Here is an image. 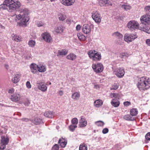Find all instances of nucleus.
Returning a JSON list of instances; mask_svg holds the SVG:
<instances>
[{
    "mask_svg": "<svg viewBox=\"0 0 150 150\" xmlns=\"http://www.w3.org/2000/svg\"><path fill=\"white\" fill-rule=\"evenodd\" d=\"M79 150H87V146L84 144H81L80 145Z\"/></svg>",
    "mask_w": 150,
    "mask_h": 150,
    "instance_id": "obj_36",
    "label": "nucleus"
},
{
    "mask_svg": "<svg viewBox=\"0 0 150 150\" xmlns=\"http://www.w3.org/2000/svg\"><path fill=\"white\" fill-rule=\"evenodd\" d=\"M46 71V66L42 64L38 65V71L40 72H44Z\"/></svg>",
    "mask_w": 150,
    "mask_h": 150,
    "instance_id": "obj_21",
    "label": "nucleus"
},
{
    "mask_svg": "<svg viewBox=\"0 0 150 150\" xmlns=\"http://www.w3.org/2000/svg\"><path fill=\"white\" fill-rule=\"evenodd\" d=\"M21 76V74H16L15 75L14 77L11 79L12 81L14 83H17L19 81Z\"/></svg>",
    "mask_w": 150,
    "mask_h": 150,
    "instance_id": "obj_20",
    "label": "nucleus"
},
{
    "mask_svg": "<svg viewBox=\"0 0 150 150\" xmlns=\"http://www.w3.org/2000/svg\"><path fill=\"white\" fill-rule=\"evenodd\" d=\"M131 103L129 101H126L124 103V105L126 107H127L131 105Z\"/></svg>",
    "mask_w": 150,
    "mask_h": 150,
    "instance_id": "obj_53",
    "label": "nucleus"
},
{
    "mask_svg": "<svg viewBox=\"0 0 150 150\" xmlns=\"http://www.w3.org/2000/svg\"><path fill=\"white\" fill-rule=\"evenodd\" d=\"M144 10L145 11L150 13V6H146L144 8Z\"/></svg>",
    "mask_w": 150,
    "mask_h": 150,
    "instance_id": "obj_48",
    "label": "nucleus"
},
{
    "mask_svg": "<svg viewBox=\"0 0 150 150\" xmlns=\"http://www.w3.org/2000/svg\"><path fill=\"white\" fill-rule=\"evenodd\" d=\"M15 91V89L13 88H11L8 91V93L10 94H13Z\"/></svg>",
    "mask_w": 150,
    "mask_h": 150,
    "instance_id": "obj_50",
    "label": "nucleus"
},
{
    "mask_svg": "<svg viewBox=\"0 0 150 150\" xmlns=\"http://www.w3.org/2000/svg\"><path fill=\"white\" fill-rule=\"evenodd\" d=\"M95 124L98 127L103 126L104 125V122L102 121H98L96 122Z\"/></svg>",
    "mask_w": 150,
    "mask_h": 150,
    "instance_id": "obj_39",
    "label": "nucleus"
},
{
    "mask_svg": "<svg viewBox=\"0 0 150 150\" xmlns=\"http://www.w3.org/2000/svg\"><path fill=\"white\" fill-rule=\"evenodd\" d=\"M59 147L57 144H55L52 147V150H59Z\"/></svg>",
    "mask_w": 150,
    "mask_h": 150,
    "instance_id": "obj_46",
    "label": "nucleus"
},
{
    "mask_svg": "<svg viewBox=\"0 0 150 150\" xmlns=\"http://www.w3.org/2000/svg\"><path fill=\"white\" fill-rule=\"evenodd\" d=\"M40 119L38 118H35L34 121L33 123L35 125H38L40 124Z\"/></svg>",
    "mask_w": 150,
    "mask_h": 150,
    "instance_id": "obj_45",
    "label": "nucleus"
},
{
    "mask_svg": "<svg viewBox=\"0 0 150 150\" xmlns=\"http://www.w3.org/2000/svg\"><path fill=\"white\" fill-rule=\"evenodd\" d=\"M143 31L148 33L150 34V28L147 27L146 28H144Z\"/></svg>",
    "mask_w": 150,
    "mask_h": 150,
    "instance_id": "obj_49",
    "label": "nucleus"
},
{
    "mask_svg": "<svg viewBox=\"0 0 150 150\" xmlns=\"http://www.w3.org/2000/svg\"><path fill=\"white\" fill-rule=\"evenodd\" d=\"M114 72L117 77L120 78L123 77L125 74L124 69L121 68L116 69Z\"/></svg>",
    "mask_w": 150,
    "mask_h": 150,
    "instance_id": "obj_12",
    "label": "nucleus"
},
{
    "mask_svg": "<svg viewBox=\"0 0 150 150\" xmlns=\"http://www.w3.org/2000/svg\"><path fill=\"white\" fill-rule=\"evenodd\" d=\"M1 142L2 144H4L6 145L9 142V139L7 137H5L4 136L1 137Z\"/></svg>",
    "mask_w": 150,
    "mask_h": 150,
    "instance_id": "obj_26",
    "label": "nucleus"
},
{
    "mask_svg": "<svg viewBox=\"0 0 150 150\" xmlns=\"http://www.w3.org/2000/svg\"><path fill=\"white\" fill-rule=\"evenodd\" d=\"M12 38L13 39L17 42H20L22 40V38L21 37L18 36L16 35H13Z\"/></svg>",
    "mask_w": 150,
    "mask_h": 150,
    "instance_id": "obj_30",
    "label": "nucleus"
},
{
    "mask_svg": "<svg viewBox=\"0 0 150 150\" xmlns=\"http://www.w3.org/2000/svg\"><path fill=\"white\" fill-rule=\"evenodd\" d=\"M124 119L125 120H132V121L134 120V119L131 117L130 115H125L123 117Z\"/></svg>",
    "mask_w": 150,
    "mask_h": 150,
    "instance_id": "obj_37",
    "label": "nucleus"
},
{
    "mask_svg": "<svg viewBox=\"0 0 150 150\" xmlns=\"http://www.w3.org/2000/svg\"><path fill=\"white\" fill-rule=\"evenodd\" d=\"M68 50L64 49L58 51V54L59 55H65L68 53Z\"/></svg>",
    "mask_w": 150,
    "mask_h": 150,
    "instance_id": "obj_31",
    "label": "nucleus"
},
{
    "mask_svg": "<svg viewBox=\"0 0 150 150\" xmlns=\"http://www.w3.org/2000/svg\"><path fill=\"white\" fill-rule=\"evenodd\" d=\"M99 5L102 7L112 6V4L109 0H99L98 1Z\"/></svg>",
    "mask_w": 150,
    "mask_h": 150,
    "instance_id": "obj_11",
    "label": "nucleus"
},
{
    "mask_svg": "<svg viewBox=\"0 0 150 150\" xmlns=\"http://www.w3.org/2000/svg\"><path fill=\"white\" fill-rule=\"evenodd\" d=\"M58 17L60 21H64L67 18L66 16L63 13H59L58 15Z\"/></svg>",
    "mask_w": 150,
    "mask_h": 150,
    "instance_id": "obj_29",
    "label": "nucleus"
},
{
    "mask_svg": "<svg viewBox=\"0 0 150 150\" xmlns=\"http://www.w3.org/2000/svg\"><path fill=\"white\" fill-rule=\"evenodd\" d=\"M4 5L5 6L8 11L13 12L20 7L21 4L17 0H5L3 2Z\"/></svg>",
    "mask_w": 150,
    "mask_h": 150,
    "instance_id": "obj_2",
    "label": "nucleus"
},
{
    "mask_svg": "<svg viewBox=\"0 0 150 150\" xmlns=\"http://www.w3.org/2000/svg\"><path fill=\"white\" fill-rule=\"evenodd\" d=\"M87 54L89 58L93 61L97 62L101 59L100 53L97 52L95 50H90L88 52Z\"/></svg>",
    "mask_w": 150,
    "mask_h": 150,
    "instance_id": "obj_4",
    "label": "nucleus"
},
{
    "mask_svg": "<svg viewBox=\"0 0 150 150\" xmlns=\"http://www.w3.org/2000/svg\"><path fill=\"white\" fill-rule=\"evenodd\" d=\"M24 104L25 106H28L30 104V102L29 100H27L25 102Z\"/></svg>",
    "mask_w": 150,
    "mask_h": 150,
    "instance_id": "obj_59",
    "label": "nucleus"
},
{
    "mask_svg": "<svg viewBox=\"0 0 150 150\" xmlns=\"http://www.w3.org/2000/svg\"><path fill=\"white\" fill-rule=\"evenodd\" d=\"M57 0H50V1L51 2H54L55 1H56Z\"/></svg>",
    "mask_w": 150,
    "mask_h": 150,
    "instance_id": "obj_63",
    "label": "nucleus"
},
{
    "mask_svg": "<svg viewBox=\"0 0 150 150\" xmlns=\"http://www.w3.org/2000/svg\"><path fill=\"white\" fill-rule=\"evenodd\" d=\"M30 70L32 73L34 74L38 71V65L35 64H32L30 66Z\"/></svg>",
    "mask_w": 150,
    "mask_h": 150,
    "instance_id": "obj_18",
    "label": "nucleus"
},
{
    "mask_svg": "<svg viewBox=\"0 0 150 150\" xmlns=\"http://www.w3.org/2000/svg\"><path fill=\"white\" fill-rule=\"evenodd\" d=\"M113 35L114 37H116L118 39H122L123 37V35L118 32H115L113 34Z\"/></svg>",
    "mask_w": 150,
    "mask_h": 150,
    "instance_id": "obj_32",
    "label": "nucleus"
},
{
    "mask_svg": "<svg viewBox=\"0 0 150 150\" xmlns=\"http://www.w3.org/2000/svg\"><path fill=\"white\" fill-rule=\"evenodd\" d=\"M145 138L147 140H150V132L147 134L145 136Z\"/></svg>",
    "mask_w": 150,
    "mask_h": 150,
    "instance_id": "obj_52",
    "label": "nucleus"
},
{
    "mask_svg": "<svg viewBox=\"0 0 150 150\" xmlns=\"http://www.w3.org/2000/svg\"><path fill=\"white\" fill-rule=\"evenodd\" d=\"M129 56V54L126 52H123L120 54V57L122 58H124L125 57H128Z\"/></svg>",
    "mask_w": 150,
    "mask_h": 150,
    "instance_id": "obj_40",
    "label": "nucleus"
},
{
    "mask_svg": "<svg viewBox=\"0 0 150 150\" xmlns=\"http://www.w3.org/2000/svg\"><path fill=\"white\" fill-rule=\"evenodd\" d=\"M80 96V93L79 92H76L72 93L71 96L72 98L74 100H78Z\"/></svg>",
    "mask_w": 150,
    "mask_h": 150,
    "instance_id": "obj_22",
    "label": "nucleus"
},
{
    "mask_svg": "<svg viewBox=\"0 0 150 150\" xmlns=\"http://www.w3.org/2000/svg\"><path fill=\"white\" fill-rule=\"evenodd\" d=\"M92 67L93 71L96 73L102 72L104 69L103 65L100 62L93 64Z\"/></svg>",
    "mask_w": 150,
    "mask_h": 150,
    "instance_id": "obj_5",
    "label": "nucleus"
},
{
    "mask_svg": "<svg viewBox=\"0 0 150 150\" xmlns=\"http://www.w3.org/2000/svg\"><path fill=\"white\" fill-rule=\"evenodd\" d=\"M26 86L28 88H31V86L29 81H27L26 82Z\"/></svg>",
    "mask_w": 150,
    "mask_h": 150,
    "instance_id": "obj_54",
    "label": "nucleus"
},
{
    "mask_svg": "<svg viewBox=\"0 0 150 150\" xmlns=\"http://www.w3.org/2000/svg\"><path fill=\"white\" fill-rule=\"evenodd\" d=\"M130 113L132 116H135L138 114V110L136 108H132L130 110Z\"/></svg>",
    "mask_w": 150,
    "mask_h": 150,
    "instance_id": "obj_27",
    "label": "nucleus"
},
{
    "mask_svg": "<svg viewBox=\"0 0 150 150\" xmlns=\"http://www.w3.org/2000/svg\"><path fill=\"white\" fill-rule=\"evenodd\" d=\"M139 26L138 22L135 20L130 21L127 24L128 28L132 31L138 29Z\"/></svg>",
    "mask_w": 150,
    "mask_h": 150,
    "instance_id": "obj_6",
    "label": "nucleus"
},
{
    "mask_svg": "<svg viewBox=\"0 0 150 150\" xmlns=\"http://www.w3.org/2000/svg\"><path fill=\"white\" fill-rule=\"evenodd\" d=\"M67 143V140L62 137L59 139L58 142V143L59 144L60 146L62 148H64L66 146Z\"/></svg>",
    "mask_w": 150,
    "mask_h": 150,
    "instance_id": "obj_19",
    "label": "nucleus"
},
{
    "mask_svg": "<svg viewBox=\"0 0 150 150\" xmlns=\"http://www.w3.org/2000/svg\"><path fill=\"white\" fill-rule=\"evenodd\" d=\"M6 144H2V143L1 142L0 143V149L3 150L6 148Z\"/></svg>",
    "mask_w": 150,
    "mask_h": 150,
    "instance_id": "obj_47",
    "label": "nucleus"
},
{
    "mask_svg": "<svg viewBox=\"0 0 150 150\" xmlns=\"http://www.w3.org/2000/svg\"><path fill=\"white\" fill-rule=\"evenodd\" d=\"M59 1L62 4L67 6L72 5L75 2V0H59Z\"/></svg>",
    "mask_w": 150,
    "mask_h": 150,
    "instance_id": "obj_14",
    "label": "nucleus"
},
{
    "mask_svg": "<svg viewBox=\"0 0 150 150\" xmlns=\"http://www.w3.org/2000/svg\"><path fill=\"white\" fill-rule=\"evenodd\" d=\"M92 18L96 23H100L101 21L100 15L98 12L95 11L92 13Z\"/></svg>",
    "mask_w": 150,
    "mask_h": 150,
    "instance_id": "obj_9",
    "label": "nucleus"
},
{
    "mask_svg": "<svg viewBox=\"0 0 150 150\" xmlns=\"http://www.w3.org/2000/svg\"><path fill=\"white\" fill-rule=\"evenodd\" d=\"M36 85L39 90L43 92H45L47 91V86L44 82L41 81H38L36 83Z\"/></svg>",
    "mask_w": 150,
    "mask_h": 150,
    "instance_id": "obj_10",
    "label": "nucleus"
},
{
    "mask_svg": "<svg viewBox=\"0 0 150 150\" xmlns=\"http://www.w3.org/2000/svg\"><path fill=\"white\" fill-rule=\"evenodd\" d=\"M122 8L125 11L130 10L132 8V6L128 4H123L121 6Z\"/></svg>",
    "mask_w": 150,
    "mask_h": 150,
    "instance_id": "obj_34",
    "label": "nucleus"
},
{
    "mask_svg": "<svg viewBox=\"0 0 150 150\" xmlns=\"http://www.w3.org/2000/svg\"><path fill=\"white\" fill-rule=\"evenodd\" d=\"M82 30L83 32L87 34L90 33L91 31V29L90 26L87 24H85L83 25Z\"/></svg>",
    "mask_w": 150,
    "mask_h": 150,
    "instance_id": "obj_17",
    "label": "nucleus"
},
{
    "mask_svg": "<svg viewBox=\"0 0 150 150\" xmlns=\"http://www.w3.org/2000/svg\"><path fill=\"white\" fill-rule=\"evenodd\" d=\"M66 22L68 24L70 25L71 23V21L70 19L68 18L66 20Z\"/></svg>",
    "mask_w": 150,
    "mask_h": 150,
    "instance_id": "obj_57",
    "label": "nucleus"
},
{
    "mask_svg": "<svg viewBox=\"0 0 150 150\" xmlns=\"http://www.w3.org/2000/svg\"><path fill=\"white\" fill-rule=\"evenodd\" d=\"M0 133H3V132L2 130H0Z\"/></svg>",
    "mask_w": 150,
    "mask_h": 150,
    "instance_id": "obj_64",
    "label": "nucleus"
},
{
    "mask_svg": "<svg viewBox=\"0 0 150 150\" xmlns=\"http://www.w3.org/2000/svg\"><path fill=\"white\" fill-rule=\"evenodd\" d=\"M109 132V129L107 128H105L102 130V133L103 134H106Z\"/></svg>",
    "mask_w": 150,
    "mask_h": 150,
    "instance_id": "obj_51",
    "label": "nucleus"
},
{
    "mask_svg": "<svg viewBox=\"0 0 150 150\" xmlns=\"http://www.w3.org/2000/svg\"><path fill=\"white\" fill-rule=\"evenodd\" d=\"M21 98V96L19 94L15 93L11 96L10 99L13 102H17L20 100Z\"/></svg>",
    "mask_w": 150,
    "mask_h": 150,
    "instance_id": "obj_13",
    "label": "nucleus"
},
{
    "mask_svg": "<svg viewBox=\"0 0 150 150\" xmlns=\"http://www.w3.org/2000/svg\"><path fill=\"white\" fill-rule=\"evenodd\" d=\"M5 67L7 69H8V65L7 64H5Z\"/></svg>",
    "mask_w": 150,
    "mask_h": 150,
    "instance_id": "obj_62",
    "label": "nucleus"
},
{
    "mask_svg": "<svg viewBox=\"0 0 150 150\" xmlns=\"http://www.w3.org/2000/svg\"><path fill=\"white\" fill-rule=\"evenodd\" d=\"M44 115L46 117L52 118L54 116V113L52 112L46 111L44 113Z\"/></svg>",
    "mask_w": 150,
    "mask_h": 150,
    "instance_id": "obj_28",
    "label": "nucleus"
},
{
    "mask_svg": "<svg viewBox=\"0 0 150 150\" xmlns=\"http://www.w3.org/2000/svg\"><path fill=\"white\" fill-rule=\"evenodd\" d=\"M103 103L102 100L100 99H98L94 102V105L96 107H99L101 106Z\"/></svg>",
    "mask_w": 150,
    "mask_h": 150,
    "instance_id": "obj_24",
    "label": "nucleus"
},
{
    "mask_svg": "<svg viewBox=\"0 0 150 150\" xmlns=\"http://www.w3.org/2000/svg\"><path fill=\"white\" fill-rule=\"evenodd\" d=\"M146 43L148 46H150V39H146Z\"/></svg>",
    "mask_w": 150,
    "mask_h": 150,
    "instance_id": "obj_55",
    "label": "nucleus"
},
{
    "mask_svg": "<svg viewBox=\"0 0 150 150\" xmlns=\"http://www.w3.org/2000/svg\"><path fill=\"white\" fill-rule=\"evenodd\" d=\"M77 36L79 39L81 41H84L86 39V37L83 35L79 34Z\"/></svg>",
    "mask_w": 150,
    "mask_h": 150,
    "instance_id": "obj_38",
    "label": "nucleus"
},
{
    "mask_svg": "<svg viewBox=\"0 0 150 150\" xmlns=\"http://www.w3.org/2000/svg\"><path fill=\"white\" fill-rule=\"evenodd\" d=\"M137 37V35L135 34L126 33L125 35L124 39L125 41L128 43L132 41Z\"/></svg>",
    "mask_w": 150,
    "mask_h": 150,
    "instance_id": "obj_7",
    "label": "nucleus"
},
{
    "mask_svg": "<svg viewBox=\"0 0 150 150\" xmlns=\"http://www.w3.org/2000/svg\"><path fill=\"white\" fill-rule=\"evenodd\" d=\"M58 93L59 95L60 96H62L63 94V92L62 90L59 91L58 92Z\"/></svg>",
    "mask_w": 150,
    "mask_h": 150,
    "instance_id": "obj_60",
    "label": "nucleus"
},
{
    "mask_svg": "<svg viewBox=\"0 0 150 150\" xmlns=\"http://www.w3.org/2000/svg\"><path fill=\"white\" fill-rule=\"evenodd\" d=\"M17 19L16 21L20 26H26L27 23L30 19L28 16V11L27 10H23V11L21 12V14L16 16Z\"/></svg>",
    "mask_w": 150,
    "mask_h": 150,
    "instance_id": "obj_3",
    "label": "nucleus"
},
{
    "mask_svg": "<svg viewBox=\"0 0 150 150\" xmlns=\"http://www.w3.org/2000/svg\"><path fill=\"white\" fill-rule=\"evenodd\" d=\"M116 99H112L111 101V104L112 105L115 107H118L120 104V102L119 101H116Z\"/></svg>",
    "mask_w": 150,
    "mask_h": 150,
    "instance_id": "obj_25",
    "label": "nucleus"
},
{
    "mask_svg": "<svg viewBox=\"0 0 150 150\" xmlns=\"http://www.w3.org/2000/svg\"><path fill=\"white\" fill-rule=\"evenodd\" d=\"M76 58V56L75 54L71 53L67 55L66 58L70 60L73 61L75 60Z\"/></svg>",
    "mask_w": 150,
    "mask_h": 150,
    "instance_id": "obj_23",
    "label": "nucleus"
},
{
    "mask_svg": "<svg viewBox=\"0 0 150 150\" xmlns=\"http://www.w3.org/2000/svg\"><path fill=\"white\" fill-rule=\"evenodd\" d=\"M83 117V116H81V119L79 120V126L80 127H84L87 125V121L86 119Z\"/></svg>",
    "mask_w": 150,
    "mask_h": 150,
    "instance_id": "obj_16",
    "label": "nucleus"
},
{
    "mask_svg": "<svg viewBox=\"0 0 150 150\" xmlns=\"http://www.w3.org/2000/svg\"><path fill=\"white\" fill-rule=\"evenodd\" d=\"M77 127V125H75L71 124L69 126V129L70 131L73 132L75 130V129Z\"/></svg>",
    "mask_w": 150,
    "mask_h": 150,
    "instance_id": "obj_42",
    "label": "nucleus"
},
{
    "mask_svg": "<svg viewBox=\"0 0 150 150\" xmlns=\"http://www.w3.org/2000/svg\"><path fill=\"white\" fill-rule=\"evenodd\" d=\"M140 20L142 24L150 25V15L147 13L144 15L140 18Z\"/></svg>",
    "mask_w": 150,
    "mask_h": 150,
    "instance_id": "obj_8",
    "label": "nucleus"
},
{
    "mask_svg": "<svg viewBox=\"0 0 150 150\" xmlns=\"http://www.w3.org/2000/svg\"><path fill=\"white\" fill-rule=\"evenodd\" d=\"M21 120L23 121H24L25 122H28L29 121V119L27 118H23L21 119Z\"/></svg>",
    "mask_w": 150,
    "mask_h": 150,
    "instance_id": "obj_61",
    "label": "nucleus"
},
{
    "mask_svg": "<svg viewBox=\"0 0 150 150\" xmlns=\"http://www.w3.org/2000/svg\"><path fill=\"white\" fill-rule=\"evenodd\" d=\"M111 98H115L116 99H119L120 98V95L118 93H111L110 94Z\"/></svg>",
    "mask_w": 150,
    "mask_h": 150,
    "instance_id": "obj_35",
    "label": "nucleus"
},
{
    "mask_svg": "<svg viewBox=\"0 0 150 150\" xmlns=\"http://www.w3.org/2000/svg\"><path fill=\"white\" fill-rule=\"evenodd\" d=\"M55 31L57 33H61L63 31V28L62 26L56 27L55 28Z\"/></svg>",
    "mask_w": 150,
    "mask_h": 150,
    "instance_id": "obj_33",
    "label": "nucleus"
},
{
    "mask_svg": "<svg viewBox=\"0 0 150 150\" xmlns=\"http://www.w3.org/2000/svg\"><path fill=\"white\" fill-rule=\"evenodd\" d=\"M137 86L139 90L144 92L150 88V79L146 76H143L138 79Z\"/></svg>",
    "mask_w": 150,
    "mask_h": 150,
    "instance_id": "obj_1",
    "label": "nucleus"
},
{
    "mask_svg": "<svg viewBox=\"0 0 150 150\" xmlns=\"http://www.w3.org/2000/svg\"><path fill=\"white\" fill-rule=\"evenodd\" d=\"M81 25H78L76 26V30L77 31H79L81 29Z\"/></svg>",
    "mask_w": 150,
    "mask_h": 150,
    "instance_id": "obj_58",
    "label": "nucleus"
},
{
    "mask_svg": "<svg viewBox=\"0 0 150 150\" xmlns=\"http://www.w3.org/2000/svg\"><path fill=\"white\" fill-rule=\"evenodd\" d=\"M35 44V42L33 40H30L28 42V45L29 46L33 47L34 46Z\"/></svg>",
    "mask_w": 150,
    "mask_h": 150,
    "instance_id": "obj_44",
    "label": "nucleus"
},
{
    "mask_svg": "<svg viewBox=\"0 0 150 150\" xmlns=\"http://www.w3.org/2000/svg\"><path fill=\"white\" fill-rule=\"evenodd\" d=\"M78 122V120L76 118H73L71 120V124L75 125H77Z\"/></svg>",
    "mask_w": 150,
    "mask_h": 150,
    "instance_id": "obj_43",
    "label": "nucleus"
},
{
    "mask_svg": "<svg viewBox=\"0 0 150 150\" xmlns=\"http://www.w3.org/2000/svg\"><path fill=\"white\" fill-rule=\"evenodd\" d=\"M119 85L116 83H114L110 88V90H116L119 87Z\"/></svg>",
    "mask_w": 150,
    "mask_h": 150,
    "instance_id": "obj_41",
    "label": "nucleus"
},
{
    "mask_svg": "<svg viewBox=\"0 0 150 150\" xmlns=\"http://www.w3.org/2000/svg\"><path fill=\"white\" fill-rule=\"evenodd\" d=\"M44 24L42 23V22H39L37 24V26L38 27H41L43 26Z\"/></svg>",
    "mask_w": 150,
    "mask_h": 150,
    "instance_id": "obj_56",
    "label": "nucleus"
},
{
    "mask_svg": "<svg viewBox=\"0 0 150 150\" xmlns=\"http://www.w3.org/2000/svg\"><path fill=\"white\" fill-rule=\"evenodd\" d=\"M42 36L43 39L47 42H50L52 40L50 35L48 33H43Z\"/></svg>",
    "mask_w": 150,
    "mask_h": 150,
    "instance_id": "obj_15",
    "label": "nucleus"
}]
</instances>
